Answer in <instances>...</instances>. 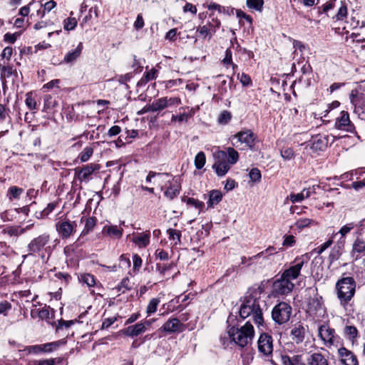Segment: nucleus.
Returning a JSON list of instances; mask_svg holds the SVG:
<instances>
[{
  "label": "nucleus",
  "instance_id": "1",
  "mask_svg": "<svg viewBox=\"0 0 365 365\" xmlns=\"http://www.w3.org/2000/svg\"><path fill=\"white\" fill-rule=\"evenodd\" d=\"M263 289L260 286L253 287L247 291L240 306V316L242 319L251 317L257 325L263 324V314L260 299Z\"/></svg>",
  "mask_w": 365,
  "mask_h": 365
},
{
  "label": "nucleus",
  "instance_id": "2",
  "mask_svg": "<svg viewBox=\"0 0 365 365\" xmlns=\"http://www.w3.org/2000/svg\"><path fill=\"white\" fill-rule=\"evenodd\" d=\"M229 336L236 344L245 347L254 337V327L250 321L240 328L232 327L228 330Z\"/></svg>",
  "mask_w": 365,
  "mask_h": 365
},
{
  "label": "nucleus",
  "instance_id": "3",
  "mask_svg": "<svg viewBox=\"0 0 365 365\" xmlns=\"http://www.w3.org/2000/svg\"><path fill=\"white\" fill-rule=\"evenodd\" d=\"M158 185L160 187V190L164 192V195L170 200L176 197L181 189L179 178L173 177L168 173L158 175Z\"/></svg>",
  "mask_w": 365,
  "mask_h": 365
},
{
  "label": "nucleus",
  "instance_id": "4",
  "mask_svg": "<svg viewBox=\"0 0 365 365\" xmlns=\"http://www.w3.org/2000/svg\"><path fill=\"white\" fill-rule=\"evenodd\" d=\"M337 296L341 304L349 302L355 294L356 283L352 277H344L336 285Z\"/></svg>",
  "mask_w": 365,
  "mask_h": 365
},
{
  "label": "nucleus",
  "instance_id": "5",
  "mask_svg": "<svg viewBox=\"0 0 365 365\" xmlns=\"http://www.w3.org/2000/svg\"><path fill=\"white\" fill-rule=\"evenodd\" d=\"M213 158L215 163L212 168L217 176L222 177L225 175L230 168V163L227 160V153L215 148L213 151Z\"/></svg>",
  "mask_w": 365,
  "mask_h": 365
},
{
  "label": "nucleus",
  "instance_id": "6",
  "mask_svg": "<svg viewBox=\"0 0 365 365\" xmlns=\"http://www.w3.org/2000/svg\"><path fill=\"white\" fill-rule=\"evenodd\" d=\"M292 314V307L286 302H279L272 309V317L278 324L287 322Z\"/></svg>",
  "mask_w": 365,
  "mask_h": 365
},
{
  "label": "nucleus",
  "instance_id": "7",
  "mask_svg": "<svg viewBox=\"0 0 365 365\" xmlns=\"http://www.w3.org/2000/svg\"><path fill=\"white\" fill-rule=\"evenodd\" d=\"M308 254H305L300 257L296 258L294 260V264L285 269L282 275L291 282L293 279H297L300 274L303 265L308 261Z\"/></svg>",
  "mask_w": 365,
  "mask_h": 365
},
{
  "label": "nucleus",
  "instance_id": "8",
  "mask_svg": "<svg viewBox=\"0 0 365 365\" xmlns=\"http://www.w3.org/2000/svg\"><path fill=\"white\" fill-rule=\"evenodd\" d=\"M255 136L251 130H241L234 135L232 138V144L237 147L239 143L245 144L247 147L252 148L255 145Z\"/></svg>",
  "mask_w": 365,
  "mask_h": 365
},
{
  "label": "nucleus",
  "instance_id": "9",
  "mask_svg": "<svg viewBox=\"0 0 365 365\" xmlns=\"http://www.w3.org/2000/svg\"><path fill=\"white\" fill-rule=\"evenodd\" d=\"M294 285L282 275L274 281L272 286V292L274 296L287 294L292 292Z\"/></svg>",
  "mask_w": 365,
  "mask_h": 365
},
{
  "label": "nucleus",
  "instance_id": "10",
  "mask_svg": "<svg viewBox=\"0 0 365 365\" xmlns=\"http://www.w3.org/2000/svg\"><path fill=\"white\" fill-rule=\"evenodd\" d=\"M259 352L264 356H270L273 351L272 337L267 334H262L257 341Z\"/></svg>",
  "mask_w": 365,
  "mask_h": 365
},
{
  "label": "nucleus",
  "instance_id": "11",
  "mask_svg": "<svg viewBox=\"0 0 365 365\" xmlns=\"http://www.w3.org/2000/svg\"><path fill=\"white\" fill-rule=\"evenodd\" d=\"M335 128L346 132L355 133V126L350 120L349 115L346 111H341L335 122Z\"/></svg>",
  "mask_w": 365,
  "mask_h": 365
},
{
  "label": "nucleus",
  "instance_id": "12",
  "mask_svg": "<svg viewBox=\"0 0 365 365\" xmlns=\"http://www.w3.org/2000/svg\"><path fill=\"white\" fill-rule=\"evenodd\" d=\"M318 336L326 346H331L335 342V330L328 324H322L319 327Z\"/></svg>",
  "mask_w": 365,
  "mask_h": 365
},
{
  "label": "nucleus",
  "instance_id": "13",
  "mask_svg": "<svg viewBox=\"0 0 365 365\" xmlns=\"http://www.w3.org/2000/svg\"><path fill=\"white\" fill-rule=\"evenodd\" d=\"M328 143V140L326 136L316 135L313 137L309 142L304 143L302 145L305 146V149H310L313 152H318L324 150Z\"/></svg>",
  "mask_w": 365,
  "mask_h": 365
},
{
  "label": "nucleus",
  "instance_id": "14",
  "mask_svg": "<svg viewBox=\"0 0 365 365\" xmlns=\"http://www.w3.org/2000/svg\"><path fill=\"white\" fill-rule=\"evenodd\" d=\"M306 329L302 324H295L290 331V337L294 343L299 344L304 341Z\"/></svg>",
  "mask_w": 365,
  "mask_h": 365
},
{
  "label": "nucleus",
  "instance_id": "15",
  "mask_svg": "<svg viewBox=\"0 0 365 365\" xmlns=\"http://www.w3.org/2000/svg\"><path fill=\"white\" fill-rule=\"evenodd\" d=\"M341 362L344 365H358V360L356 356L347 349L341 347L338 350Z\"/></svg>",
  "mask_w": 365,
  "mask_h": 365
},
{
  "label": "nucleus",
  "instance_id": "16",
  "mask_svg": "<svg viewBox=\"0 0 365 365\" xmlns=\"http://www.w3.org/2000/svg\"><path fill=\"white\" fill-rule=\"evenodd\" d=\"M162 329L168 333L182 332L184 330V325L177 318L168 320Z\"/></svg>",
  "mask_w": 365,
  "mask_h": 365
},
{
  "label": "nucleus",
  "instance_id": "17",
  "mask_svg": "<svg viewBox=\"0 0 365 365\" xmlns=\"http://www.w3.org/2000/svg\"><path fill=\"white\" fill-rule=\"evenodd\" d=\"M315 192L314 187L304 188L303 190L299 193H291L287 199L291 201L292 203H297L300 202L304 199L309 197L312 194Z\"/></svg>",
  "mask_w": 365,
  "mask_h": 365
},
{
  "label": "nucleus",
  "instance_id": "18",
  "mask_svg": "<svg viewBox=\"0 0 365 365\" xmlns=\"http://www.w3.org/2000/svg\"><path fill=\"white\" fill-rule=\"evenodd\" d=\"M146 327L143 323H137L134 325L128 327L121 331L123 334L128 336L135 337L144 333Z\"/></svg>",
  "mask_w": 365,
  "mask_h": 365
},
{
  "label": "nucleus",
  "instance_id": "19",
  "mask_svg": "<svg viewBox=\"0 0 365 365\" xmlns=\"http://www.w3.org/2000/svg\"><path fill=\"white\" fill-rule=\"evenodd\" d=\"M131 242H133L136 246L140 248L145 247L150 242V233L143 232L139 234H133L130 237Z\"/></svg>",
  "mask_w": 365,
  "mask_h": 365
},
{
  "label": "nucleus",
  "instance_id": "20",
  "mask_svg": "<svg viewBox=\"0 0 365 365\" xmlns=\"http://www.w3.org/2000/svg\"><path fill=\"white\" fill-rule=\"evenodd\" d=\"M100 166L96 164L91 163L83 167L78 172V178L81 181H88L90 175L96 170H98Z\"/></svg>",
  "mask_w": 365,
  "mask_h": 365
},
{
  "label": "nucleus",
  "instance_id": "21",
  "mask_svg": "<svg viewBox=\"0 0 365 365\" xmlns=\"http://www.w3.org/2000/svg\"><path fill=\"white\" fill-rule=\"evenodd\" d=\"M83 47V43H79L75 48L69 51L65 55L63 62L66 63H73L75 62L80 57Z\"/></svg>",
  "mask_w": 365,
  "mask_h": 365
},
{
  "label": "nucleus",
  "instance_id": "22",
  "mask_svg": "<svg viewBox=\"0 0 365 365\" xmlns=\"http://www.w3.org/2000/svg\"><path fill=\"white\" fill-rule=\"evenodd\" d=\"M308 365H329L327 359L321 353L316 352L310 355L307 359Z\"/></svg>",
  "mask_w": 365,
  "mask_h": 365
},
{
  "label": "nucleus",
  "instance_id": "23",
  "mask_svg": "<svg viewBox=\"0 0 365 365\" xmlns=\"http://www.w3.org/2000/svg\"><path fill=\"white\" fill-rule=\"evenodd\" d=\"M158 69L156 68H152L151 69L145 72L140 80L138 82V86L142 87L145 86L148 82L155 79L158 77Z\"/></svg>",
  "mask_w": 365,
  "mask_h": 365
},
{
  "label": "nucleus",
  "instance_id": "24",
  "mask_svg": "<svg viewBox=\"0 0 365 365\" xmlns=\"http://www.w3.org/2000/svg\"><path fill=\"white\" fill-rule=\"evenodd\" d=\"M182 201L186 203V205L189 206V207L194 208L197 214H200L201 212L205 206L203 202L192 197H182Z\"/></svg>",
  "mask_w": 365,
  "mask_h": 365
},
{
  "label": "nucleus",
  "instance_id": "25",
  "mask_svg": "<svg viewBox=\"0 0 365 365\" xmlns=\"http://www.w3.org/2000/svg\"><path fill=\"white\" fill-rule=\"evenodd\" d=\"M48 240V237H38L29 245V250L32 252L39 251L47 243Z\"/></svg>",
  "mask_w": 365,
  "mask_h": 365
},
{
  "label": "nucleus",
  "instance_id": "26",
  "mask_svg": "<svg viewBox=\"0 0 365 365\" xmlns=\"http://www.w3.org/2000/svg\"><path fill=\"white\" fill-rule=\"evenodd\" d=\"M24 190L17 186H11L6 192V197L10 202L18 200L20 199L21 195L23 194Z\"/></svg>",
  "mask_w": 365,
  "mask_h": 365
},
{
  "label": "nucleus",
  "instance_id": "27",
  "mask_svg": "<svg viewBox=\"0 0 365 365\" xmlns=\"http://www.w3.org/2000/svg\"><path fill=\"white\" fill-rule=\"evenodd\" d=\"M222 194L220 190H213L210 191L209 194V200L207 202V206L209 207H213L222 200Z\"/></svg>",
  "mask_w": 365,
  "mask_h": 365
},
{
  "label": "nucleus",
  "instance_id": "28",
  "mask_svg": "<svg viewBox=\"0 0 365 365\" xmlns=\"http://www.w3.org/2000/svg\"><path fill=\"white\" fill-rule=\"evenodd\" d=\"M274 250V247H269L267 249H266L264 251H262L254 256H252V257H250L248 259H247L246 257H242L241 258V262L242 264H245L247 261H252L253 259H257V258H259L261 257H263V256H267V255H270L272 254V252Z\"/></svg>",
  "mask_w": 365,
  "mask_h": 365
},
{
  "label": "nucleus",
  "instance_id": "29",
  "mask_svg": "<svg viewBox=\"0 0 365 365\" xmlns=\"http://www.w3.org/2000/svg\"><path fill=\"white\" fill-rule=\"evenodd\" d=\"M57 106L56 101L52 96L47 94L43 97V110L47 111L54 108Z\"/></svg>",
  "mask_w": 365,
  "mask_h": 365
},
{
  "label": "nucleus",
  "instance_id": "30",
  "mask_svg": "<svg viewBox=\"0 0 365 365\" xmlns=\"http://www.w3.org/2000/svg\"><path fill=\"white\" fill-rule=\"evenodd\" d=\"M353 176H356V179L359 180L361 177H365V168H360L352 170L351 173H344L341 177L342 178H350L353 179Z\"/></svg>",
  "mask_w": 365,
  "mask_h": 365
},
{
  "label": "nucleus",
  "instance_id": "31",
  "mask_svg": "<svg viewBox=\"0 0 365 365\" xmlns=\"http://www.w3.org/2000/svg\"><path fill=\"white\" fill-rule=\"evenodd\" d=\"M57 202H53L48 203L46 208L39 212H36V215L38 218H43L47 217L51 212H52L57 206Z\"/></svg>",
  "mask_w": 365,
  "mask_h": 365
},
{
  "label": "nucleus",
  "instance_id": "32",
  "mask_svg": "<svg viewBox=\"0 0 365 365\" xmlns=\"http://www.w3.org/2000/svg\"><path fill=\"white\" fill-rule=\"evenodd\" d=\"M225 152L227 153V162L231 165L235 164L239 159L238 153L231 147L228 148Z\"/></svg>",
  "mask_w": 365,
  "mask_h": 365
},
{
  "label": "nucleus",
  "instance_id": "33",
  "mask_svg": "<svg viewBox=\"0 0 365 365\" xmlns=\"http://www.w3.org/2000/svg\"><path fill=\"white\" fill-rule=\"evenodd\" d=\"M246 4L250 9L262 11L264 0H247Z\"/></svg>",
  "mask_w": 365,
  "mask_h": 365
},
{
  "label": "nucleus",
  "instance_id": "34",
  "mask_svg": "<svg viewBox=\"0 0 365 365\" xmlns=\"http://www.w3.org/2000/svg\"><path fill=\"white\" fill-rule=\"evenodd\" d=\"M66 341L63 340H58L56 341L47 343L43 344V352H51L56 349H57L61 344H64Z\"/></svg>",
  "mask_w": 365,
  "mask_h": 365
},
{
  "label": "nucleus",
  "instance_id": "35",
  "mask_svg": "<svg viewBox=\"0 0 365 365\" xmlns=\"http://www.w3.org/2000/svg\"><path fill=\"white\" fill-rule=\"evenodd\" d=\"M297 228H306L307 227H315L317 222L309 218H301L296 222Z\"/></svg>",
  "mask_w": 365,
  "mask_h": 365
},
{
  "label": "nucleus",
  "instance_id": "36",
  "mask_svg": "<svg viewBox=\"0 0 365 365\" xmlns=\"http://www.w3.org/2000/svg\"><path fill=\"white\" fill-rule=\"evenodd\" d=\"M209 16L211 20L208 21L207 24L211 28V29H213V33H215L216 30L220 28L221 22L217 17L215 16V13L210 12Z\"/></svg>",
  "mask_w": 365,
  "mask_h": 365
},
{
  "label": "nucleus",
  "instance_id": "37",
  "mask_svg": "<svg viewBox=\"0 0 365 365\" xmlns=\"http://www.w3.org/2000/svg\"><path fill=\"white\" fill-rule=\"evenodd\" d=\"M160 301L158 298H153L150 300L147 308H146V313L148 316L151 315L152 314L155 313L157 310L158 306L159 305Z\"/></svg>",
  "mask_w": 365,
  "mask_h": 365
},
{
  "label": "nucleus",
  "instance_id": "38",
  "mask_svg": "<svg viewBox=\"0 0 365 365\" xmlns=\"http://www.w3.org/2000/svg\"><path fill=\"white\" fill-rule=\"evenodd\" d=\"M152 105L154 112H159L167 108L165 101V97H162L154 100L152 102Z\"/></svg>",
  "mask_w": 365,
  "mask_h": 365
},
{
  "label": "nucleus",
  "instance_id": "39",
  "mask_svg": "<svg viewBox=\"0 0 365 365\" xmlns=\"http://www.w3.org/2000/svg\"><path fill=\"white\" fill-rule=\"evenodd\" d=\"M347 16V5L346 2L341 1V6L339 7L337 14L335 16L336 21H343Z\"/></svg>",
  "mask_w": 365,
  "mask_h": 365
},
{
  "label": "nucleus",
  "instance_id": "40",
  "mask_svg": "<svg viewBox=\"0 0 365 365\" xmlns=\"http://www.w3.org/2000/svg\"><path fill=\"white\" fill-rule=\"evenodd\" d=\"M197 31L204 38H210L212 37V33H213V29H211L210 27L207 24L200 26L197 29Z\"/></svg>",
  "mask_w": 365,
  "mask_h": 365
},
{
  "label": "nucleus",
  "instance_id": "41",
  "mask_svg": "<svg viewBox=\"0 0 365 365\" xmlns=\"http://www.w3.org/2000/svg\"><path fill=\"white\" fill-rule=\"evenodd\" d=\"M206 162L205 155L202 151L199 152L195 158V166L200 170L203 168Z\"/></svg>",
  "mask_w": 365,
  "mask_h": 365
},
{
  "label": "nucleus",
  "instance_id": "42",
  "mask_svg": "<svg viewBox=\"0 0 365 365\" xmlns=\"http://www.w3.org/2000/svg\"><path fill=\"white\" fill-rule=\"evenodd\" d=\"M79 280L88 287H93L96 284L95 278L90 274H83L78 277Z\"/></svg>",
  "mask_w": 365,
  "mask_h": 365
},
{
  "label": "nucleus",
  "instance_id": "43",
  "mask_svg": "<svg viewBox=\"0 0 365 365\" xmlns=\"http://www.w3.org/2000/svg\"><path fill=\"white\" fill-rule=\"evenodd\" d=\"M93 153V149L91 147H86L79 154V159L81 162H87Z\"/></svg>",
  "mask_w": 365,
  "mask_h": 365
},
{
  "label": "nucleus",
  "instance_id": "44",
  "mask_svg": "<svg viewBox=\"0 0 365 365\" xmlns=\"http://www.w3.org/2000/svg\"><path fill=\"white\" fill-rule=\"evenodd\" d=\"M60 83H61V80H59V79L52 80V81H49L48 83L44 84L42 86L41 90L43 91L44 92H46V91H48L51 90H53L55 88H59Z\"/></svg>",
  "mask_w": 365,
  "mask_h": 365
},
{
  "label": "nucleus",
  "instance_id": "45",
  "mask_svg": "<svg viewBox=\"0 0 365 365\" xmlns=\"http://www.w3.org/2000/svg\"><path fill=\"white\" fill-rule=\"evenodd\" d=\"M25 103L31 110H35L36 108V101L33 97L31 92H29L26 94Z\"/></svg>",
  "mask_w": 365,
  "mask_h": 365
},
{
  "label": "nucleus",
  "instance_id": "46",
  "mask_svg": "<svg viewBox=\"0 0 365 365\" xmlns=\"http://www.w3.org/2000/svg\"><path fill=\"white\" fill-rule=\"evenodd\" d=\"M77 26V20L73 17H68L63 21V28L66 31H72Z\"/></svg>",
  "mask_w": 365,
  "mask_h": 365
},
{
  "label": "nucleus",
  "instance_id": "47",
  "mask_svg": "<svg viewBox=\"0 0 365 365\" xmlns=\"http://www.w3.org/2000/svg\"><path fill=\"white\" fill-rule=\"evenodd\" d=\"M344 334L350 340H354L357 337L358 331L354 326H346L344 328Z\"/></svg>",
  "mask_w": 365,
  "mask_h": 365
},
{
  "label": "nucleus",
  "instance_id": "48",
  "mask_svg": "<svg viewBox=\"0 0 365 365\" xmlns=\"http://www.w3.org/2000/svg\"><path fill=\"white\" fill-rule=\"evenodd\" d=\"M250 181L254 183L259 182L262 178L261 172L257 168H252L249 173Z\"/></svg>",
  "mask_w": 365,
  "mask_h": 365
},
{
  "label": "nucleus",
  "instance_id": "49",
  "mask_svg": "<svg viewBox=\"0 0 365 365\" xmlns=\"http://www.w3.org/2000/svg\"><path fill=\"white\" fill-rule=\"evenodd\" d=\"M282 158L286 160H290L294 157V152L291 148H283L280 150Z\"/></svg>",
  "mask_w": 365,
  "mask_h": 365
},
{
  "label": "nucleus",
  "instance_id": "50",
  "mask_svg": "<svg viewBox=\"0 0 365 365\" xmlns=\"http://www.w3.org/2000/svg\"><path fill=\"white\" fill-rule=\"evenodd\" d=\"M165 101L167 108L176 107L181 103V100L178 97H165Z\"/></svg>",
  "mask_w": 365,
  "mask_h": 365
},
{
  "label": "nucleus",
  "instance_id": "51",
  "mask_svg": "<svg viewBox=\"0 0 365 365\" xmlns=\"http://www.w3.org/2000/svg\"><path fill=\"white\" fill-rule=\"evenodd\" d=\"M352 252L354 253H355V252H358V253H364V252H365V242L363 240H360V239H356V240L354 243Z\"/></svg>",
  "mask_w": 365,
  "mask_h": 365
},
{
  "label": "nucleus",
  "instance_id": "52",
  "mask_svg": "<svg viewBox=\"0 0 365 365\" xmlns=\"http://www.w3.org/2000/svg\"><path fill=\"white\" fill-rule=\"evenodd\" d=\"M309 312H314L321 309L322 303L318 298H313L310 299L308 304Z\"/></svg>",
  "mask_w": 365,
  "mask_h": 365
},
{
  "label": "nucleus",
  "instance_id": "53",
  "mask_svg": "<svg viewBox=\"0 0 365 365\" xmlns=\"http://www.w3.org/2000/svg\"><path fill=\"white\" fill-rule=\"evenodd\" d=\"M167 233L169 236V239L175 241V244H177L178 242H180V234L178 230H167Z\"/></svg>",
  "mask_w": 365,
  "mask_h": 365
},
{
  "label": "nucleus",
  "instance_id": "54",
  "mask_svg": "<svg viewBox=\"0 0 365 365\" xmlns=\"http://www.w3.org/2000/svg\"><path fill=\"white\" fill-rule=\"evenodd\" d=\"M231 119V115L230 112L224 110L222 112L218 117V122L221 124L227 123Z\"/></svg>",
  "mask_w": 365,
  "mask_h": 365
},
{
  "label": "nucleus",
  "instance_id": "55",
  "mask_svg": "<svg viewBox=\"0 0 365 365\" xmlns=\"http://www.w3.org/2000/svg\"><path fill=\"white\" fill-rule=\"evenodd\" d=\"M237 78L243 86H247L252 85V80L250 77L244 73L241 74L238 73Z\"/></svg>",
  "mask_w": 365,
  "mask_h": 365
},
{
  "label": "nucleus",
  "instance_id": "56",
  "mask_svg": "<svg viewBox=\"0 0 365 365\" xmlns=\"http://www.w3.org/2000/svg\"><path fill=\"white\" fill-rule=\"evenodd\" d=\"M122 230H106L103 232V234L105 236L120 237L123 234Z\"/></svg>",
  "mask_w": 365,
  "mask_h": 365
},
{
  "label": "nucleus",
  "instance_id": "57",
  "mask_svg": "<svg viewBox=\"0 0 365 365\" xmlns=\"http://www.w3.org/2000/svg\"><path fill=\"white\" fill-rule=\"evenodd\" d=\"M133 269L135 271H138L139 269L141 267L142 263H143V260H142L141 257L138 254H135L133 256Z\"/></svg>",
  "mask_w": 365,
  "mask_h": 365
},
{
  "label": "nucleus",
  "instance_id": "58",
  "mask_svg": "<svg viewBox=\"0 0 365 365\" xmlns=\"http://www.w3.org/2000/svg\"><path fill=\"white\" fill-rule=\"evenodd\" d=\"M11 305L7 301L0 302V314L6 315V312L11 309Z\"/></svg>",
  "mask_w": 365,
  "mask_h": 365
},
{
  "label": "nucleus",
  "instance_id": "59",
  "mask_svg": "<svg viewBox=\"0 0 365 365\" xmlns=\"http://www.w3.org/2000/svg\"><path fill=\"white\" fill-rule=\"evenodd\" d=\"M44 10L42 11L41 17L44 16V12L45 11H51L53 9H54L56 6V3L53 0H51L45 3L43 5Z\"/></svg>",
  "mask_w": 365,
  "mask_h": 365
},
{
  "label": "nucleus",
  "instance_id": "60",
  "mask_svg": "<svg viewBox=\"0 0 365 365\" xmlns=\"http://www.w3.org/2000/svg\"><path fill=\"white\" fill-rule=\"evenodd\" d=\"M202 6L207 8L209 11L213 13L215 11H217L220 10V5L214 2L204 4Z\"/></svg>",
  "mask_w": 365,
  "mask_h": 365
},
{
  "label": "nucleus",
  "instance_id": "61",
  "mask_svg": "<svg viewBox=\"0 0 365 365\" xmlns=\"http://www.w3.org/2000/svg\"><path fill=\"white\" fill-rule=\"evenodd\" d=\"M144 26V20L141 14L137 16L136 20L134 23V28L136 30H140Z\"/></svg>",
  "mask_w": 365,
  "mask_h": 365
},
{
  "label": "nucleus",
  "instance_id": "62",
  "mask_svg": "<svg viewBox=\"0 0 365 365\" xmlns=\"http://www.w3.org/2000/svg\"><path fill=\"white\" fill-rule=\"evenodd\" d=\"M291 359L292 360L294 365H305L302 355L301 354H296L290 356Z\"/></svg>",
  "mask_w": 365,
  "mask_h": 365
},
{
  "label": "nucleus",
  "instance_id": "63",
  "mask_svg": "<svg viewBox=\"0 0 365 365\" xmlns=\"http://www.w3.org/2000/svg\"><path fill=\"white\" fill-rule=\"evenodd\" d=\"M121 131L120 127L118 125L112 126L108 131V135L109 137L115 136L119 134Z\"/></svg>",
  "mask_w": 365,
  "mask_h": 365
},
{
  "label": "nucleus",
  "instance_id": "64",
  "mask_svg": "<svg viewBox=\"0 0 365 365\" xmlns=\"http://www.w3.org/2000/svg\"><path fill=\"white\" fill-rule=\"evenodd\" d=\"M351 187L355 190H359L361 189L362 187H365V177L364 178V179L362 180L354 182L351 185Z\"/></svg>",
  "mask_w": 365,
  "mask_h": 365
}]
</instances>
